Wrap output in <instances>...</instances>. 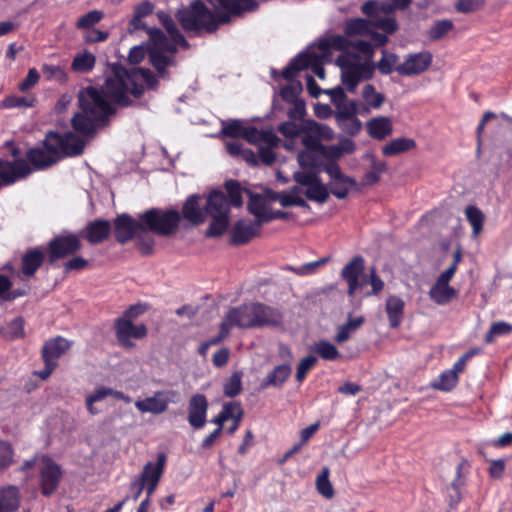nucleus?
<instances>
[{
    "instance_id": "nucleus-56",
    "label": "nucleus",
    "mask_w": 512,
    "mask_h": 512,
    "mask_svg": "<svg viewBox=\"0 0 512 512\" xmlns=\"http://www.w3.org/2000/svg\"><path fill=\"white\" fill-rule=\"evenodd\" d=\"M225 188L230 198V202L235 207H240L243 204L242 188L238 181L228 180L225 183Z\"/></svg>"
},
{
    "instance_id": "nucleus-19",
    "label": "nucleus",
    "mask_w": 512,
    "mask_h": 512,
    "mask_svg": "<svg viewBox=\"0 0 512 512\" xmlns=\"http://www.w3.org/2000/svg\"><path fill=\"white\" fill-rule=\"evenodd\" d=\"M432 63L431 53L424 51L409 54L405 60L396 67V72L401 76H413L423 73Z\"/></svg>"
},
{
    "instance_id": "nucleus-43",
    "label": "nucleus",
    "mask_w": 512,
    "mask_h": 512,
    "mask_svg": "<svg viewBox=\"0 0 512 512\" xmlns=\"http://www.w3.org/2000/svg\"><path fill=\"white\" fill-rule=\"evenodd\" d=\"M398 62L399 57L396 54L383 49L382 57L377 64H375V69L377 68L383 75H388L392 73V71H396V67L399 65Z\"/></svg>"
},
{
    "instance_id": "nucleus-29",
    "label": "nucleus",
    "mask_w": 512,
    "mask_h": 512,
    "mask_svg": "<svg viewBox=\"0 0 512 512\" xmlns=\"http://www.w3.org/2000/svg\"><path fill=\"white\" fill-rule=\"evenodd\" d=\"M20 490L15 485L0 489V512H15L20 506Z\"/></svg>"
},
{
    "instance_id": "nucleus-7",
    "label": "nucleus",
    "mask_w": 512,
    "mask_h": 512,
    "mask_svg": "<svg viewBox=\"0 0 512 512\" xmlns=\"http://www.w3.org/2000/svg\"><path fill=\"white\" fill-rule=\"evenodd\" d=\"M205 211L212 218L206 236L217 237L222 235L228 227L230 212V205L225 194L221 191L211 192L207 198Z\"/></svg>"
},
{
    "instance_id": "nucleus-6",
    "label": "nucleus",
    "mask_w": 512,
    "mask_h": 512,
    "mask_svg": "<svg viewBox=\"0 0 512 512\" xmlns=\"http://www.w3.org/2000/svg\"><path fill=\"white\" fill-rule=\"evenodd\" d=\"M140 219L144 223L145 232L169 236L177 231L181 214L175 209L152 208L140 214Z\"/></svg>"
},
{
    "instance_id": "nucleus-46",
    "label": "nucleus",
    "mask_w": 512,
    "mask_h": 512,
    "mask_svg": "<svg viewBox=\"0 0 512 512\" xmlns=\"http://www.w3.org/2000/svg\"><path fill=\"white\" fill-rule=\"evenodd\" d=\"M330 470L328 467H323L321 472L316 478L317 491L325 498L330 499L334 496V489L329 480Z\"/></svg>"
},
{
    "instance_id": "nucleus-54",
    "label": "nucleus",
    "mask_w": 512,
    "mask_h": 512,
    "mask_svg": "<svg viewBox=\"0 0 512 512\" xmlns=\"http://www.w3.org/2000/svg\"><path fill=\"white\" fill-rule=\"evenodd\" d=\"M453 22L448 19L436 21L429 30V38L438 40L453 29Z\"/></svg>"
},
{
    "instance_id": "nucleus-17",
    "label": "nucleus",
    "mask_w": 512,
    "mask_h": 512,
    "mask_svg": "<svg viewBox=\"0 0 512 512\" xmlns=\"http://www.w3.org/2000/svg\"><path fill=\"white\" fill-rule=\"evenodd\" d=\"M80 247V239L75 234L57 236L49 244L50 262L74 254Z\"/></svg>"
},
{
    "instance_id": "nucleus-23",
    "label": "nucleus",
    "mask_w": 512,
    "mask_h": 512,
    "mask_svg": "<svg viewBox=\"0 0 512 512\" xmlns=\"http://www.w3.org/2000/svg\"><path fill=\"white\" fill-rule=\"evenodd\" d=\"M208 401L203 394H195L189 400L188 422L194 429H201L206 424Z\"/></svg>"
},
{
    "instance_id": "nucleus-57",
    "label": "nucleus",
    "mask_w": 512,
    "mask_h": 512,
    "mask_svg": "<svg viewBox=\"0 0 512 512\" xmlns=\"http://www.w3.org/2000/svg\"><path fill=\"white\" fill-rule=\"evenodd\" d=\"M386 170V163L383 161L372 160L371 170L366 172L364 183L372 185L380 180L381 174Z\"/></svg>"
},
{
    "instance_id": "nucleus-61",
    "label": "nucleus",
    "mask_w": 512,
    "mask_h": 512,
    "mask_svg": "<svg viewBox=\"0 0 512 512\" xmlns=\"http://www.w3.org/2000/svg\"><path fill=\"white\" fill-rule=\"evenodd\" d=\"M295 181L304 187H309L319 180L316 172L311 170H301L294 173Z\"/></svg>"
},
{
    "instance_id": "nucleus-25",
    "label": "nucleus",
    "mask_w": 512,
    "mask_h": 512,
    "mask_svg": "<svg viewBox=\"0 0 512 512\" xmlns=\"http://www.w3.org/2000/svg\"><path fill=\"white\" fill-rule=\"evenodd\" d=\"M364 270V259L355 256L342 269L341 275L348 284V294L352 296L359 287V276Z\"/></svg>"
},
{
    "instance_id": "nucleus-42",
    "label": "nucleus",
    "mask_w": 512,
    "mask_h": 512,
    "mask_svg": "<svg viewBox=\"0 0 512 512\" xmlns=\"http://www.w3.org/2000/svg\"><path fill=\"white\" fill-rule=\"evenodd\" d=\"M302 193H304L309 200L320 204L325 203L329 197L328 187L325 186L320 179L311 186L305 188Z\"/></svg>"
},
{
    "instance_id": "nucleus-49",
    "label": "nucleus",
    "mask_w": 512,
    "mask_h": 512,
    "mask_svg": "<svg viewBox=\"0 0 512 512\" xmlns=\"http://www.w3.org/2000/svg\"><path fill=\"white\" fill-rule=\"evenodd\" d=\"M458 383V376L451 369L442 372L433 386L442 391L452 390Z\"/></svg>"
},
{
    "instance_id": "nucleus-58",
    "label": "nucleus",
    "mask_w": 512,
    "mask_h": 512,
    "mask_svg": "<svg viewBox=\"0 0 512 512\" xmlns=\"http://www.w3.org/2000/svg\"><path fill=\"white\" fill-rule=\"evenodd\" d=\"M103 17H104V14L102 11L92 10V11H89L88 13L84 14L83 16H81L78 19L76 26L79 29H89L93 25L100 22Z\"/></svg>"
},
{
    "instance_id": "nucleus-30",
    "label": "nucleus",
    "mask_w": 512,
    "mask_h": 512,
    "mask_svg": "<svg viewBox=\"0 0 512 512\" xmlns=\"http://www.w3.org/2000/svg\"><path fill=\"white\" fill-rule=\"evenodd\" d=\"M404 308L405 303L400 297L391 295L387 298L385 311L391 328H397L401 324L404 315Z\"/></svg>"
},
{
    "instance_id": "nucleus-26",
    "label": "nucleus",
    "mask_w": 512,
    "mask_h": 512,
    "mask_svg": "<svg viewBox=\"0 0 512 512\" xmlns=\"http://www.w3.org/2000/svg\"><path fill=\"white\" fill-rule=\"evenodd\" d=\"M72 342L57 336L48 340L42 348L44 361L57 363V360L71 348Z\"/></svg>"
},
{
    "instance_id": "nucleus-45",
    "label": "nucleus",
    "mask_w": 512,
    "mask_h": 512,
    "mask_svg": "<svg viewBox=\"0 0 512 512\" xmlns=\"http://www.w3.org/2000/svg\"><path fill=\"white\" fill-rule=\"evenodd\" d=\"M242 377L243 373L241 371H235L225 380L223 384L225 396L233 398L242 392Z\"/></svg>"
},
{
    "instance_id": "nucleus-40",
    "label": "nucleus",
    "mask_w": 512,
    "mask_h": 512,
    "mask_svg": "<svg viewBox=\"0 0 512 512\" xmlns=\"http://www.w3.org/2000/svg\"><path fill=\"white\" fill-rule=\"evenodd\" d=\"M95 62V56L88 51H84L74 57L71 68L78 73H87L94 68Z\"/></svg>"
},
{
    "instance_id": "nucleus-47",
    "label": "nucleus",
    "mask_w": 512,
    "mask_h": 512,
    "mask_svg": "<svg viewBox=\"0 0 512 512\" xmlns=\"http://www.w3.org/2000/svg\"><path fill=\"white\" fill-rule=\"evenodd\" d=\"M36 102V99L34 96H16L11 95L7 96L3 101L1 106L6 109H13V108H29L33 107Z\"/></svg>"
},
{
    "instance_id": "nucleus-24",
    "label": "nucleus",
    "mask_w": 512,
    "mask_h": 512,
    "mask_svg": "<svg viewBox=\"0 0 512 512\" xmlns=\"http://www.w3.org/2000/svg\"><path fill=\"white\" fill-rule=\"evenodd\" d=\"M262 224L263 223L258 220H239L232 229V242L236 245H242L249 242L253 237L259 234Z\"/></svg>"
},
{
    "instance_id": "nucleus-38",
    "label": "nucleus",
    "mask_w": 512,
    "mask_h": 512,
    "mask_svg": "<svg viewBox=\"0 0 512 512\" xmlns=\"http://www.w3.org/2000/svg\"><path fill=\"white\" fill-rule=\"evenodd\" d=\"M415 141L409 138H397L383 146L382 153L384 156L390 157L400 153L409 151L415 147Z\"/></svg>"
},
{
    "instance_id": "nucleus-18",
    "label": "nucleus",
    "mask_w": 512,
    "mask_h": 512,
    "mask_svg": "<svg viewBox=\"0 0 512 512\" xmlns=\"http://www.w3.org/2000/svg\"><path fill=\"white\" fill-rule=\"evenodd\" d=\"M31 171L28 163L23 159L0 160V187L27 177Z\"/></svg>"
},
{
    "instance_id": "nucleus-27",
    "label": "nucleus",
    "mask_w": 512,
    "mask_h": 512,
    "mask_svg": "<svg viewBox=\"0 0 512 512\" xmlns=\"http://www.w3.org/2000/svg\"><path fill=\"white\" fill-rule=\"evenodd\" d=\"M336 119L339 126H344V122H351L352 129H348L351 135L357 134L361 129V122L355 117V106L348 99L336 105Z\"/></svg>"
},
{
    "instance_id": "nucleus-16",
    "label": "nucleus",
    "mask_w": 512,
    "mask_h": 512,
    "mask_svg": "<svg viewBox=\"0 0 512 512\" xmlns=\"http://www.w3.org/2000/svg\"><path fill=\"white\" fill-rule=\"evenodd\" d=\"M244 192L249 196L248 210L253 214L258 221L265 223V217L268 216L271 211V205L275 202L274 194L275 191L271 189H265L261 194L252 193L248 189H244Z\"/></svg>"
},
{
    "instance_id": "nucleus-44",
    "label": "nucleus",
    "mask_w": 512,
    "mask_h": 512,
    "mask_svg": "<svg viewBox=\"0 0 512 512\" xmlns=\"http://www.w3.org/2000/svg\"><path fill=\"white\" fill-rule=\"evenodd\" d=\"M313 351L322 359L328 361H334L340 357V352L338 351L337 347L326 340H321L314 343Z\"/></svg>"
},
{
    "instance_id": "nucleus-36",
    "label": "nucleus",
    "mask_w": 512,
    "mask_h": 512,
    "mask_svg": "<svg viewBox=\"0 0 512 512\" xmlns=\"http://www.w3.org/2000/svg\"><path fill=\"white\" fill-rule=\"evenodd\" d=\"M457 295V291L449 284L436 281L429 290V297L438 305L451 302Z\"/></svg>"
},
{
    "instance_id": "nucleus-15",
    "label": "nucleus",
    "mask_w": 512,
    "mask_h": 512,
    "mask_svg": "<svg viewBox=\"0 0 512 512\" xmlns=\"http://www.w3.org/2000/svg\"><path fill=\"white\" fill-rule=\"evenodd\" d=\"M115 333L121 346L133 348L135 344L132 339L144 338L147 335V328L144 324L134 325L130 319L118 318L115 321Z\"/></svg>"
},
{
    "instance_id": "nucleus-32",
    "label": "nucleus",
    "mask_w": 512,
    "mask_h": 512,
    "mask_svg": "<svg viewBox=\"0 0 512 512\" xmlns=\"http://www.w3.org/2000/svg\"><path fill=\"white\" fill-rule=\"evenodd\" d=\"M291 372L292 368L290 363L276 366L261 382V389H266L270 386L281 387L290 377Z\"/></svg>"
},
{
    "instance_id": "nucleus-63",
    "label": "nucleus",
    "mask_w": 512,
    "mask_h": 512,
    "mask_svg": "<svg viewBox=\"0 0 512 512\" xmlns=\"http://www.w3.org/2000/svg\"><path fill=\"white\" fill-rule=\"evenodd\" d=\"M355 149V144L350 139H343L337 146L329 147L330 155L332 157H340L344 153H352Z\"/></svg>"
},
{
    "instance_id": "nucleus-52",
    "label": "nucleus",
    "mask_w": 512,
    "mask_h": 512,
    "mask_svg": "<svg viewBox=\"0 0 512 512\" xmlns=\"http://www.w3.org/2000/svg\"><path fill=\"white\" fill-rule=\"evenodd\" d=\"M112 393V388L108 387H100L97 388L93 393L87 396L86 398V406L90 414L95 415L99 413L97 409L94 408V403L102 401L106 397L110 396Z\"/></svg>"
},
{
    "instance_id": "nucleus-14",
    "label": "nucleus",
    "mask_w": 512,
    "mask_h": 512,
    "mask_svg": "<svg viewBox=\"0 0 512 512\" xmlns=\"http://www.w3.org/2000/svg\"><path fill=\"white\" fill-rule=\"evenodd\" d=\"M114 232L118 242L126 243L145 233L144 223L140 217L136 220L128 214H122L114 220Z\"/></svg>"
},
{
    "instance_id": "nucleus-28",
    "label": "nucleus",
    "mask_w": 512,
    "mask_h": 512,
    "mask_svg": "<svg viewBox=\"0 0 512 512\" xmlns=\"http://www.w3.org/2000/svg\"><path fill=\"white\" fill-rule=\"evenodd\" d=\"M202 196L193 194L187 198L183 205V217L194 225L204 222V215L201 209Z\"/></svg>"
},
{
    "instance_id": "nucleus-37",
    "label": "nucleus",
    "mask_w": 512,
    "mask_h": 512,
    "mask_svg": "<svg viewBox=\"0 0 512 512\" xmlns=\"http://www.w3.org/2000/svg\"><path fill=\"white\" fill-rule=\"evenodd\" d=\"M274 197L275 202H279L283 207H308L302 197V190L298 186L293 187L289 192H275Z\"/></svg>"
},
{
    "instance_id": "nucleus-60",
    "label": "nucleus",
    "mask_w": 512,
    "mask_h": 512,
    "mask_svg": "<svg viewBox=\"0 0 512 512\" xmlns=\"http://www.w3.org/2000/svg\"><path fill=\"white\" fill-rule=\"evenodd\" d=\"M291 106L287 110L289 120L297 121L300 123L305 122L304 116L306 113L305 103L303 100L289 103Z\"/></svg>"
},
{
    "instance_id": "nucleus-1",
    "label": "nucleus",
    "mask_w": 512,
    "mask_h": 512,
    "mask_svg": "<svg viewBox=\"0 0 512 512\" xmlns=\"http://www.w3.org/2000/svg\"><path fill=\"white\" fill-rule=\"evenodd\" d=\"M156 85L157 79L149 69L134 67L127 70L113 64L101 89L87 87L80 91L81 112L73 117V128L85 136H91L99 127L105 126L109 116L114 113L112 102L128 106L131 103L129 95L138 98L143 94L144 87L153 89Z\"/></svg>"
},
{
    "instance_id": "nucleus-53",
    "label": "nucleus",
    "mask_w": 512,
    "mask_h": 512,
    "mask_svg": "<svg viewBox=\"0 0 512 512\" xmlns=\"http://www.w3.org/2000/svg\"><path fill=\"white\" fill-rule=\"evenodd\" d=\"M226 149L232 156H242L247 161L255 160V155L252 151L244 149L239 139H232L226 142Z\"/></svg>"
},
{
    "instance_id": "nucleus-22",
    "label": "nucleus",
    "mask_w": 512,
    "mask_h": 512,
    "mask_svg": "<svg viewBox=\"0 0 512 512\" xmlns=\"http://www.w3.org/2000/svg\"><path fill=\"white\" fill-rule=\"evenodd\" d=\"M349 38L350 37H347L346 34H331L320 39L317 43L311 46L320 52L321 57H328L331 59V50L349 53L348 49H350L351 46V39Z\"/></svg>"
},
{
    "instance_id": "nucleus-34",
    "label": "nucleus",
    "mask_w": 512,
    "mask_h": 512,
    "mask_svg": "<svg viewBox=\"0 0 512 512\" xmlns=\"http://www.w3.org/2000/svg\"><path fill=\"white\" fill-rule=\"evenodd\" d=\"M87 240L91 244H97L108 238L111 226L107 220H95L89 223L86 227Z\"/></svg>"
},
{
    "instance_id": "nucleus-13",
    "label": "nucleus",
    "mask_w": 512,
    "mask_h": 512,
    "mask_svg": "<svg viewBox=\"0 0 512 512\" xmlns=\"http://www.w3.org/2000/svg\"><path fill=\"white\" fill-rule=\"evenodd\" d=\"M325 172L331 179L328 183V191L338 199L346 198L349 192L356 187L355 180L343 174L336 163L327 164Z\"/></svg>"
},
{
    "instance_id": "nucleus-11",
    "label": "nucleus",
    "mask_w": 512,
    "mask_h": 512,
    "mask_svg": "<svg viewBox=\"0 0 512 512\" xmlns=\"http://www.w3.org/2000/svg\"><path fill=\"white\" fill-rule=\"evenodd\" d=\"M374 20L362 18L351 19L346 22L344 32L347 37L366 36L372 34L375 29H381L387 33H393L397 29L394 18L374 16Z\"/></svg>"
},
{
    "instance_id": "nucleus-39",
    "label": "nucleus",
    "mask_w": 512,
    "mask_h": 512,
    "mask_svg": "<svg viewBox=\"0 0 512 512\" xmlns=\"http://www.w3.org/2000/svg\"><path fill=\"white\" fill-rule=\"evenodd\" d=\"M362 98L367 109H379L385 101V96L377 92L371 84H366L363 87Z\"/></svg>"
},
{
    "instance_id": "nucleus-10",
    "label": "nucleus",
    "mask_w": 512,
    "mask_h": 512,
    "mask_svg": "<svg viewBox=\"0 0 512 512\" xmlns=\"http://www.w3.org/2000/svg\"><path fill=\"white\" fill-rule=\"evenodd\" d=\"M278 131L286 138H289V140L284 144L287 150H292L294 148L293 138L299 136L302 132L317 134L323 136L324 139H331L333 137V131L331 128L326 125L319 124L314 120H307L303 123L288 120L278 126Z\"/></svg>"
},
{
    "instance_id": "nucleus-4",
    "label": "nucleus",
    "mask_w": 512,
    "mask_h": 512,
    "mask_svg": "<svg viewBox=\"0 0 512 512\" xmlns=\"http://www.w3.org/2000/svg\"><path fill=\"white\" fill-rule=\"evenodd\" d=\"M350 48L362 53L365 58L354 52L342 53L337 57L336 64L341 69L343 85L348 91L354 92L359 82L369 80L374 75V48L365 40H351Z\"/></svg>"
},
{
    "instance_id": "nucleus-48",
    "label": "nucleus",
    "mask_w": 512,
    "mask_h": 512,
    "mask_svg": "<svg viewBox=\"0 0 512 512\" xmlns=\"http://www.w3.org/2000/svg\"><path fill=\"white\" fill-rule=\"evenodd\" d=\"M15 462V450L7 441L0 440V473Z\"/></svg>"
},
{
    "instance_id": "nucleus-20",
    "label": "nucleus",
    "mask_w": 512,
    "mask_h": 512,
    "mask_svg": "<svg viewBox=\"0 0 512 512\" xmlns=\"http://www.w3.org/2000/svg\"><path fill=\"white\" fill-rule=\"evenodd\" d=\"M410 3L411 0H370L362 5V12L369 17L380 16L386 18L396 10L407 8Z\"/></svg>"
},
{
    "instance_id": "nucleus-21",
    "label": "nucleus",
    "mask_w": 512,
    "mask_h": 512,
    "mask_svg": "<svg viewBox=\"0 0 512 512\" xmlns=\"http://www.w3.org/2000/svg\"><path fill=\"white\" fill-rule=\"evenodd\" d=\"M175 395L174 391H158L151 397L137 400L135 407L141 413L161 414L166 411Z\"/></svg>"
},
{
    "instance_id": "nucleus-2",
    "label": "nucleus",
    "mask_w": 512,
    "mask_h": 512,
    "mask_svg": "<svg viewBox=\"0 0 512 512\" xmlns=\"http://www.w3.org/2000/svg\"><path fill=\"white\" fill-rule=\"evenodd\" d=\"M158 18L169 34V38L158 28H149V58L152 65L161 77L165 76V69L175 65L174 55L177 52V45L187 49L189 43L179 32L175 22L170 15L159 12Z\"/></svg>"
},
{
    "instance_id": "nucleus-8",
    "label": "nucleus",
    "mask_w": 512,
    "mask_h": 512,
    "mask_svg": "<svg viewBox=\"0 0 512 512\" xmlns=\"http://www.w3.org/2000/svg\"><path fill=\"white\" fill-rule=\"evenodd\" d=\"M330 60L328 57H321L318 50L309 46L290 61L282 70V76L285 79H292L296 76L297 72L310 68L319 79H324L325 70L323 64Z\"/></svg>"
},
{
    "instance_id": "nucleus-31",
    "label": "nucleus",
    "mask_w": 512,
    "mask_h": 512,
    "mask_svg": "<svg viewBox=\"0 0 512 512\" xmlns=\"http://www.w3.org/2000/svg\"><path fill=\"white\" fill-rule=\"evenodd\" d=\"M166 455L160 453L157 456L156 463L148 462L139 477V479L146 484V482L159 483L164 472L166 464Z\"/></svg>"
},
{
    "instance_id": "nucleus-33",
    "label": "nucleus",
    "mask_w": 512,
    "mask_h": 512,
    "mask_svg": "<svg viewBox=\"0 0 512 512\" xmlns=\"http://www.w3.org/2000/svg\"><path fill=\"white\" fill-rule=\"evenodd\" d=\"M367 131L372 138L383 140L393 131L391 120L384 116L372 118L367 122Z\"/></svg>"
},
{
    "instance_id": "nucleus-9",
    "label": "nucleus",
    "mask_w": 512,
    "mask_h": 512,
    "mask_svg": "<svg viewBox=\"0 0 512 512\" xmlns=\"http://www.w3.org/2000/svg\"><path fill=\"white\" fill-rule=\"evenodd\" d=\"M222 133L232 139L244 138L251 144H274L278 137L272 129L258 130L252 126H245L240 120H231L223 124Z\"/></svg>"
},
{
    "instance_id": "nucleus-5",
    "label": "nucleus",
    "mask_w": 512,
    "mask_h": 512,
    "mask_svg": "<svg viewBox=\"0 0 512 512\" xmlns=\"http://www.w3.org/2000/svg\"><path fill=\"white\" fill-rule=\"evenodd\" d=\"M281 317L277 310L260 303H249L231 308L223 322L231 330L233 327L242 329L277 325Z\"/></svg>"
},
{
    "instance_id": "nucleus-59",
    "label": "nucleus",
    "mask_w": 512,
    "mask_h": 512,
    "mask_svg": "<svg viewBox=\"0 0 512 512\" xmlns=\"http://www.w3.org/2000/svg\"><path fill=\"white\" fill-rule=\"evenodd\" d=\"M279 141L280 140L278 139L274 144L264 142L256 144L259 147V157L264 164L270 165L275 161V153L273 151V147H276Z\"/></svg>"
},
{
    "instance_id": "nucleus-62",
    "label": "nucleus",
    "mask_w": 512,
    "mask_h": 512,
    "mask_svg": "<svg viewBox=\"0 0 512 512\" xmlns=\"http://www.w3.org/2000/svg\"><path fill=\"white\" fill-rule=\"evenodd\" d=\"M317 358L315 356H307L303 358L297 366L296 380L301 382L305 379L308 371L316 364Z\"/></svg>"
},
{
    "instance_id": "nucleus-12",
    "label": "nucleus",
    "mask_w": 512,
    "mask_h": 512,
    "mask_svg": "<svg viewBox=\"0 0 512 512\" xmlns=\"http://www.w3.org/2000/svg\"><path fill=\"white\" fill-rule=\"evenodd\" d=\"M40 489L44 496H51L58 488L62 478V469L59 464L47 456L40 458L39 466Z\"/></svg>"
},
{
    "instance_id": "nucleus-51",
    "label": "nucleus",
    "mask_w": 512,
    "mask_h": 512,
    "mask_svg": "<svg viewBox=\"0 0 512 512\" xmlns=\"http://www.w3.org/2000/svg\"><path fill=\"white\" fill-rule=\"evenodd\" d=\"M512 332V325L504 322L498 321L492 323L488 333L485 336L486 343H492L496 337L505 336Z\"/></svg>"
},
{
    "instance_id": "nucleus-50",
    "label": "nucleus",
    "mask_w": 512,
    "mask_h": 512,
    "mask_svg": "<svg viewBox=\"0 0 512 512\" xmlns=\"http://www.w3.org/2000/svg\"><path fill=\"white\" fill-rule=\"evenodd\" d=\"M292 79H287L289 83L281 89L280 95L284 101L287 103H293L296 101H301L298 98L299 93L302 90L301 83L298 81H294Z\"/></svg>"
},
{
    "instance_id": "nucleus-3",
    "label": "nucleus",
    "mask_w": 512,
    "mask_h": 512,
    "mask_svg": "<svg viewBox=\"0 0 512 512\" xmlns=\"http://www.w3.org/2000/svg\"><path fill=\"white\" fill-rule=\"evenodd\" d=\"M84 146L85 141L73 132H49L44 140V148L29 150L27 159L36 169H44L64 157L80 155Z\"/></svg>"
},
{
    "instance_id": "nucleus-41",
    "label": "nucleus",
    "mask_w": 512,
    "mask_h": 512,
    "mask_svg": "<svg viewBox=\"0 0 512 512\" xmlns=\"http://www.w3.org/2000/svg\"><path fill=\"white\" fill-rule=\"evenodd\" d=\"M465 216L472 226V233L477 236L483 229L485 216L483 212L474 205H469L465 208Z\"/></svg>"
},
{
    "instance_id": "nucleus-55",
    "label": "nucleus",
    "mask_w": 512,
    "mask_h": 512,
    "mask_svg": "<svg viewBox=\"0 0 512 512\" xmlns=\"http://www.w3.org/2000/svg\"><path fill=\"white\" fill-rule=\"evenodd\" d=\"M42 72L47 80H55L59 83H66L68 77L64 69L58 65L44 64Z\"/></svg>"
},
{
    "instance_id": "nucleus-64",
    "label": "nucleus",
    "mask_w": 512,
    "mask_h": 512,
    "mask_svg": "<svg viewBox=\"0 0 512 512\" xmlns=\"http://www.w3.org/2000/svg\"><path fill=\"white\" fill-rule=\"evenodd\" d=\"M39 78H40V75L35 68L29 69L28 74L25 77V79H23L19 83V86H18L19 90L21 92L28 91L29 89H31L33 86H35L37 84V82L39 81Z\"/></svg>"
},
{
    "instance_id": "nucleus-35",
    "label": "nucleus",
    "mask_w": 512,
    "mask_h": 512,
    "mask_svg": "<svg viewBox=\"0 0 512 512\" xmlns=\"http://www.w3.org/2000/svg\"><path fill=\"white\" fill-rule=\"evenodd\" d=\"M44 260V254L39 249L28 250L22 258L21 272L25 277L33 276Z\"/></svg>"
}]
</instances>
